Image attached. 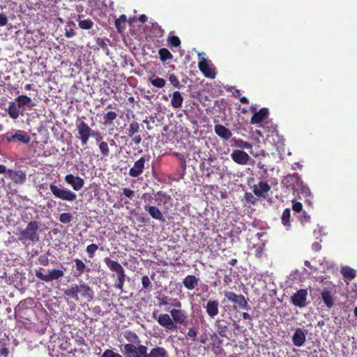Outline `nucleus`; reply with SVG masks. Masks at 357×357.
<instances>
[{"label": "nucleus", "mask_w": 357, "mask_h": 357, "mask_svg": "<svg viewBox=\"0 0 357 357\" xmlns=\"http://www.w3.org/2000/svg\"><path fill=\"white\" fill-rule=\"evenodd\" d=\"M38 229V224L36 221H31L28 223L26 227L20 231L19 240H29L31 241H37L39 238L36 234Z\"/></svg>", "instance_id": "2"}, {"label": "nucleus", "mask_w": 357, "mask_h": 357, "mask_svg": "<svg viewBox=\"0 0 357 357\" xmlns=\"http://www.w3.org/2000/svg\"><path fill=\"white\" fill-rule=\"evenodd\" d=\"M172 298H173L169 297L167 296H164L158 298V300L159 301L158 305L159 306L171 305Z\"/></svg>", "instance_id": "42"}, {"label": "nucleus", "mask_w": 357, "mask_h": 357, "mask_svg": "<svg viewBox=\"0 0 357 357\" xmlns=\"http://www.w3.org/2000/svg\"><path fill=\"white\" fill-rule=\"evenodd\" d=\"M230 156L234 162L240 165H246L250 160L249 155L240 149L233 150Z\"/></svg>", "instance_id": "10"}, {"label": "nucleus", "mask_w": 357, "mask_h": 357, "mask_svg": "<svg viewBox=\"0 0 357 357\" xmlns=\"http://www.w3.org/2000/svg\"><path fill=\"white\" fill-rule=\"evenodd\" d=\"M105 264L112 271H115L117 275L125 273L122 266L117 261L110 259L109 257H106L104 259Z\"/></svg>", "instance_id": "22"}, {"label": "nucleus", "mask_w": 357, "mask_h": 357, "mask_svg": "<svg viewBox=\"0 0 357 357\" xmlns=\"http://www.w3.org/2000/svg\"><path fill=\"white\" fill-rule=\"evenodd\" d=\"M158 53L160 55V59L162 61L169 60L172 58V54L167 49L162 48L159 50Z\"/></svg>", "instance_id": "38"}, {"label": "nucleus", "mask_w": 357, "mask_h": 357, "mask_svg": "<svg viewBox=\"0 0 357 357\" xmlns=\"http://www.w3.org/2000/svg\"><path fill=\"white\" fill-rule=\"evenodd\" d=\"M224 295L228 301L238 304L240 307L245 310L249 309L248 302L243 295H237L232 291H225Z\"/></svg>", "instance_id": "11"}, {"label": "nucleus", "mask_w": 357, "mask_h": 357, "mask_svg": "<svg viewBox=\"0 0 357 357\" xmlns=\"http://www.w3.org/2000/svg\"><path fill=\"white\" fill-rule=\"evenodd\" d=\"M117 114L114 112H108L104 116V125H109L112 123V121L116 118Z\"/></svg>", "instance_id": "37"}, {"label": "nucleus", "mask_w": 357, "mask_h": 357, "mask_svg": "<svg viewBox=\"0 0 357 357\" xmlns=\"http://www.w3.org/2000/svg\"><path fill=\"white\" fill-rule=\"evenodd\" d=\"M169 82L175 87L180 88V82L177 77L174 75H170L169 78Z\"/></svg>", "instance_id": "50"}, {"label": "nucleus", "mask_w": 357, "mask_h": 357, "mask_svg": "<svg viewBox=\"0 0 357 357\" xmlns=\"http://www.w3.org/2000/svg\"><path fill=\"white\" fill-rule=\"evenodd\" d=\"M6 139H7V141H8V142H12L13 140H15V139L16 140V134L13 135H11V136H8V137H6Z\"/></svg>", "instance_id": "63"}, {"label": "nucleus", "mask_w": 357, "mask_h": 357, "mask_svg": "<svg viewBox=\"0 0 357 357\" xmlns=\"http://www.w3.org/2000/svg\"><path fill=\"white\" fill-rule=\"evenodd\" d=\"M292 208L296 212H300L302 211L303 205L301 202H293Z\"/></svg>", "instance_id": "52"}, {"label": "nucleus", "mask_w": 357, "mask_h": 357, "mask_svg": "<svg viewBox=\"0 0 357 357\" xmlns=\"http://www.w3.org/2000/svg\"><path fill=\"white\" fill-rule=\"evenodd\" d=\"M203 53L198 54V56L200 57L199 68L206 77L214 78L215 76L214 68L211 62L203 56Z\"/></svg>", "instance_id": "8"}, {"label": "nucleus", "mask_w": 357, "mask_h": 357, "mask_svg": "<svg viewBox=\"0 0 357 357\" xmlns=\"http://www.w3.org/2000/svg\"><path fill=\"white\" fill-rule=\"evenodd\" d=\"M8 170L6 167L4 165H0V174H8Z\"/></svg>", "instance_id": "60"}, {"label": "nucleus", "mask_w": 357, "mask_h": 357, "mask_svg": "<svg viewBox=\"0 0 357 357\" xmlns=\"http://www.w3.org/2000/svg\"><path fill=\"white\" fill-rule=\"evenodd\" d=\"M64 294L71 298L78 301V287L77 284H73L70 288L64 291Z\"/></svg>", "instance_id": "31"}, {"label": "nucleus", "mask_w": 357, "mask_h": 357, "mask_svg": "<svg viewBox=\"0 0 357 357\" xmlns=\"http://www.w3.org/2000/svg\"><path fill=\"white\" fill-rule=\"evenodd\" d=\"M153 317L155 318L158 323L167 331H175L177 328V325L174 324L171 314H159L156 311L153 313Z\"/></svg>", "instance_id": "5"}, {"label": "nucleus", "mask_w": 357, "mask_h": 357, "mask_svg": "<svg viewBox=\"0 0 357 357\" xmlns=\"http://www.w3.org/2000/svg\"><path fill=\"white\" fill-rule=\"evenodd\" d=\"M98 249V247L96 244H91L86 247V252L88 253L89 257L92 258L94 256L95 252Z\"/></svg>", "instance_id": "46"}, {"label": "nucleus", "mask_w": 357, "mask_h": 357, "mask_svg": "<svg viewBox=\"0 0 357 357\" xmlns=\"http://www.w3.org/2000/svg\"><path fill=\"white\" fill-rule=\"evenodd\" d=\"M307 290L301 289L291 296V301L295 306L302 308L307 305Z\"/></svg>", "instance_id": "9"}, {"label": "nucleus", "mask_w": 357, "mask_h": 357, "mask_svg": "<svg viewBox=\"0 0 357 357\" xmlns=\"http://www.w3.org/2000/svg\"><path fill=\"white\" fill-rule=\"evenodd\" d=\"M139 130V124L136 121H132L129 125L128 129V135L129 137H132L135 134L138 132Z\"/></svg>", "instance_id": "36"}, {"label": "nucleus", "mask_w": 357, "mask_h": 357, "mask_svg": "<svg viewBox=\"0 0 357 357\" xmlns=\"http://www.w3.org/2000/svg\"><path fill=\"white\" fill-rule=\"evenodd\" d=\"M169 43L174 47H178L181 44L180 39L177 36H171L169 38Z\"/></svg>", "instance_id": "49"}, {"label": "nucleus", "mask_w": 357, "mask_h": 357, "mask_svg": "<svg viewBox=\"0 0 357 357\" xmlns=\"http://www.w3.org/2000/svg\"><path fill=\"white\" fill-rule=\"evenodd\" d=\"M145 163V158L144 157L140 158L134 164V166L130 169L129 174L132 177H137L140 175L144 169Z\"/></svg>", "instance_id": "18"}, {"label": "nucleus", "mask_w": 357, "mask_h": 357, "mask_svg": "<svg viewBox=\"0 0 357 357\" xmlns=\"http://www.w3.org/2000/svg\"><path fill=\"white\" fill-rule=\"evenodd\" d=\"M75 267H76L77 271L79 272V275L82 274L86 270V265L81 259H75ZM87 270H89V269L87 268Z\"/></svg>", "instance_id": "40"}, {"label": "nucleus", "mask_w": 357, "mask_h": 357, "mask_svg": "<svg viewBox=\"0 0 357 357\" xmlns=\"http://www.w3.org/2000/svg\"><path fill=\"white\" fill-rule=\"evenodd\" d=\"M204 307L206 309L208 315L211 318H214L219 312V303L215 300L208 301Z\"/></svg>", "instance_id": "16"}, {"label": "nucleus", "mask_w": 357, "mask_h": 357, "mask_svg": "<svg viewBox=\"0 0 357 357\" xmlns=\"http://www.w3.org/2000/svg\"><path fill=\"white\" fill-rule=\"evenodd\" d=\"M142 284L143 286V288L147 289L151 286V281L148 276L144 275L142 278Z\"/></svg>", "instance_id": "51"}, {"label": "nucleus", "mask_w": 357, "mask_h": 357, "mask_svg": "<svg viewBox=\"0 0 357 357\" xmlns=\"http://www.w3.org/2000/svg\"><path fill=\"white\" fill-rule=\"evenodd\" d=\"M310 217L307 214H303L301 217V221L302 224H305L306 222H308L310 221Z\"/></svg>", "instance_id": "57"}, {"label": "nucleus", "mask_w": 357, "mask_h": 357, "mask_svg": "<svg viewBox=\"0 0 357 357\" xmlns=\"http://www.w3.org/2000/svg\"><path fill=\"white\" fill-rule=\"evenodd\" d=\"M169 96L172 97L171 105L172 107L175 109L181 107L183 98L179 91H174L172 95H169Z\"/></svg>", "instance_id": "25"}, {"label": "nucleus", "mask_w": 357, "mask_h": 357, "mask_svg": "<svg viewBox=\"0 0 357 357\" xmlns=\"http://www.w3.org/2000/svg\"><path fill=\"white\" fill-rule=\"evenodd\" d=\"M8 354H9L8 349L7 347H6L5 345H3L1 348V349H0V355H1V356H2V357H8Z\"/></svg>", "instance_id": "56"}, {"label": "nucleus", "mask_w": 357, "mask_h": 357, "mask_svg": "<svg viewBox=\"0 0 357 357\" xmlns=\"http://www.w3.org/2000/svg\"><path fill=\"white\" fill-rule=\"evenodd\" d=\"M7 111L9 116L13 119H17L20 115L19 107L17 105L13 102H9V106Z\"/></svg>", "instance_id": "30"}, {"label": "nucleus", "mask_w": 357, "mask_h": 357, "mask_svg": "<svg viewBox=\"0 0 357 357\" xmlns=\"http://www.w3.org/2000/svg\"><path fill=\"white\" fill-rule=\"evenodd\" d=\"M340 272L345 278L349 280L356 277V271L349 266L342 267Z\"/></svg>", "instance_id": "32"}, {"label": "nucleus", "mask_w": 357, "mask_h": 357, "mask_svg": "<svg viewBox=\"0 0 357 357\" xmlns=\"http://www.w3.org/2000/svg\"><path fill=\"white\" fill-rule=\"evenodd\" d=\"M59 220L64 224L69 223L72 220V215L69 213H61L59 216Z\"/></svg>", "instance_id": "44"}, {"label": "nucleus", "mask_w": 357, "mask_h": 357, "mask_svg": "<svg viewBox=\"0 0 357 357\" xmlns=\"http://www.w3.org/2000/svg\"><path fill=\"white\" fill-rule=\"evenodd\" d=\"M242 317L244 319H251L250 315L247 312H243Z\"/></svg>", "instance_id": "64"}, {"label": "nucleus", "mask_w": 357, "mask_h": 357, "mask_svg": "<svg viewBox=\"0 0 357 357\" xmlns=\"http://www.w3.org/2000/svg\"><path fill=\"white\" fill-rule=\"evenodd\" d=\"M99 149H100L101 153L104 156H107L109 155V150L108 145L106 142H101L99 144Z\"/></svg>", "instance_id": "45"}, {"label": "nucleus", "mask_w": 357, "mask_h": 357, "mask_svg": "<svg viewBox=\"0 0 357 357\" xmlns=\"http://www.w3.org/2000/svg\"><path fill=\"white\" fill-rule=\"evenodd\" d=\"M123 193L128 198H132L134 196V191L128 188H123Z\"/></svg>", "instance_id": "53"}, {"label": "nucleus", "mask_w": 357, "mask_h": 357, "mask_svg": "<svg viewBox=\"0 0 357 357\" xmlns=\"http://www.w3.org/2000/svg\"><path fill=\"white\" fill-rule=\"evenodd\" d=\"M321 296L324 303L328 308H331L334 305L335 298L332 291L328 289H324L321 293Z\"/></svg>", "instance_id": "21"}, {"label": "nucleus", "mask_w": 357, "mask_h": 357, "mask_svg": "<svg viewBox=\"0 0 357 357\" xmlns=\"http://www.w3.org/2000/svg\"><path fill=\"white\" fill-rule=\"evenodd\" d=\"M215 133L220 137V138L227 140L231 138L232 133L230 130H229L225 126L217 124L214 127Z\"/></svg>", "instance_id": "19"}, {"label": "nucleus", "mask_w": 357, "mask_h": 357, "mask_svg": "<svg viewBox=\"0 0 357 357\" xmlns=\"http://www.w3.org/2000/svg\"><path fill=\"white\" fill-rule=\"evenodd\" d=\"M270 190L271 187L269 185L264 181H261L253 186V192L255 195L259 197L266 198Z\"/></svg>", "instance_id": "14"}, {"label": "nucleus", "mask_w": 357, "mask_h": 357, "mask_svg": "<svg viewBox=\"0 0 357 357\" xmlns=\"http://www.w3.org/2000/svg\"><path fill=\"white\" fill-rule=\"evenodd\" d=\"M283 183L286 184L288 187L292 186L293 188H295L294 184L296 183L298 187H301V192L305 197H310L311 192L310 188L307 186L303 185V182L301 178L296 175H288L284 177L283 180Z\"/></svg>", "instance_id": "4"}, {"label": "nucleus", "mask_w": 357, "mask_h": 357, "mask_svg": "<svg viewBox=\"0 0 357 357\" xmlns=\"http://www.w3.org/2000/svg\"><path fill=\"white\" fill-rule=\"evenodd\" d=\"M50 190L56 198L63 201L73 202L77 198L76 194L69 189L57 186L53 183L50 185Z\"/></svg>", "instance_id": "1"}, {"label": "nucleus", "mask_w": 357, "mask_h": 357, "mask_svg": "<svg viewBox=\"0 0 357 357\" xmlns=\"http://www.w3.org/2000/svg\"><path fill=\"white\" fill-rule=\"evenodd\" d=\"M126 20V17L125 15H121L120 16V17L119 19H117L115 22V24L116 26H118V24L120 22H125Z\"/></svg>", "instance_id": "58"}, {"label": "nucleus", "mask_w": 357, "mask_h": 357, "mask_svg": "<svg viewBox=\"0 0 357 357\" xmlns=\"http://www.w3.org/2000/svg\"><path fill=\"white\" fill-rule=\"evenodd\" d=\"M64 181L75 191L80 190L84 185L83 178L79 176H75L71 174H67L64 178Z\"/></svg>", "instance_id": "12"}, {"label": "nucleus", "mask_w": 357, "mask_h": 357, "mask_svg": "<svg viewBox=\"0 0 357 357\" xmlns=\"http://www.w3.org/2000/svg\"><path fill=\"white\" fill-rule=\"evenodd\" d=\"M291 212L289 208H286L282 215V222L287 228L290 227Z\"/></svg>", "instance_id": "35"}, {"label": "nucleus", "mask_w": 357, "mask_h": 357, "mask_svg": "<svg viewBox=\"0 0 357 357\" xmlns=\"http://www.w3.org/2000/svg\"><path fill=\"white\" fill-rule=\"evenodd\" d=\"M197 335V330L195 328H188V331L186 335V338L195 340Z\"/></svg>", "instance_id": "48"}, {"label": "nucleus", "mask_w": 357, "mask_h": 357, "mask_svg": "<svg viewBox=\"0 0 357 357\" xmlns=\"http://www.w3.org/2000/svg\"><path fill=\"white\" fill-rule=\"evenodd\" d=\"M93 24V23L91 20H84L79 22V26L82 29H90Z\"/></svg>", "instance_id": "43"}, {"label": "nucleus", "mask_w": 357, "mask_h": 357, "mask_svg": "<svg viewBox=\"0 0 357 357\" xmlns=\"http://www.w3.org/2000/svg\"><path fill=\"white\" fill-rule=\"evenodd\" d=\"M234 146L236 148L248 150L250 154L254 155L252 151V145L250 143L245 142L241 139H234Z\"/></svg>", "instance_id": "29"}, {"label": "nucleus", "mask_w": 357, "mask_h": 357, "mask_svg": "<svg viewBox=\"0 0 357 357\" xmlns=\"http://www.w3.org/2000/svg\"><path fill=\"white\" fill-rule=\"evenodd\" d=\"M77 287L78 294H81V295L86 298L88 301L92 300L93 297V292L87 285L82 284L77 285Z\"/></svg>", "instance_id": "27"}, {"label": "nucleus", "mask_w": 357, "mask_h": 357, "mask_svg": "<svg viewBox=\"0 0 357 357\" xmlns=\"http://www.w3.org/2000/svg\"><path fill=\"white\" fill-rule=\"evenodd\" d=\"M307 331L302 328H296L292 337L293 344L296 347H301L306 340Z\"/></svg>", "instance_id": "15"}, {"label": "nucleus", "mask_w": 357, "mask_h": 357, "mask_svg": "<svg viewBox=\"0 0 357 357\" xmlns=\"http://www.w3.org/2000/svg\"><path fill=\"white\" fill-rule=\"evenodd\" d=\"M150 82L158 88H162L165 84V80L160 77H150Z\"/></svg>", "instance_id": "39"}, {"label": "nucleus", "mask_w": 357, "mask_h": 357, "mask_svg": "<svg viewBox=\"0 0 357 357\" xmlns=\"http://www.w3.org/2000/svg\"><path fill=\"white\" fill-rule=\"evenodd\" d=\"M144 209L149 213L152 218L157 220L160 222H165V217L158 207L146 205L144 206Z\"/></svg>", "instance_id": "17"}, {"label": "nucleus", "mask_w": 357, "mask_h": 357, "mask_svg": "<svg viewBox=\"0 0 357 357\" xmlns=\"http://www.w3.org/2000/svg\"><path fill=\"white\" fill-rule=\"evenodd\" d=\"M268 113V109L266 108H263L259 112H255L250 119V123L252 124L260 123L267 116Z\"/></svg>", "instance_id": "28"}, {"label": "nucleus", "mask_w": 357, "mask_h": 357, "mask_svg": "<svg viewBox=\"0 0 357 357\" xmlns=\"http://www.w3.org/2000/svg\"><path fill=\"white\" fill-rule=\"evenodd\" d=\"M125 338L131 344H136L139 342V338L137 334L132 331H126L124 335Z\"/></svg>", "instance_id": "34"}, {"label": "nucleus", "mask_w": 357, "mask_h": 357, "mask_svg": "<svg viewBox=\"0 0 357 357\" xmlns=\"http://www.w3.org/2000/svg\"><path fill=\"white\" fill-rule=\"evenodd\" d=\"M8 176L16 183H24L26 181V175L22 171L8 170Z\"/></svg>", "instance_id": "20"}, {"label": "nucleus", "mask_w": 357, "mask_h": 357, "mask_svg": "<svg viewBox=\"0 0 357 357\" xmlns=\"http://www.w3.org/2000/svg\"><path fill=\"white\" fill-rule=\"evenodd\" d=\"M78 133L80 136V139L82 145H86L92 131L90 127L84 121H81L77 125Z\"/></svg>", "instance_id": "13"}, {"label": "nucleus", "mask_w": 357, "mask_h": 357, "mask_svg": "<svg viewBox=\"0 0 357 357\" xmlns=\"http://www.w3.org/2000/svg\"><path fill=\"white\" fill-rule=\"evenodd\" d=\"M144 357H168V354L163 347H155L151 349L149 353L146 351Z\"/></svg>", "instance_id": "23"}, {"label": "nucleus", "mask_w": 357, "mask_h": 357, "mask_svg": "<svg viewBox=\"0 0 357 357\" xmlns=\"http://www.w3.org/2000/svg\"><path fill=\"white\" fill-rule=\"evenodd\" d=\"M148 348L142 344L138 346L134 344H126L123 345V351L126 357H144Z\"/></svg>", "instance_id": "3"}, {"label": "nucleus", "mask_w": 357, "mask_h": 357, "mask_svg": "<svg viewBox=\"0 0 357 357\" xmlns=\"http://www.w3.org/2000/svg\"><path fill=\"white\" fill-rule=\"evenodd\" d=\"M15 134L16 140L24 144H28L30 142V137L26 132L22 130H17Z\"/></svg>", "instance_id": "33"}, {"label": "nucleus", "mask_w": 357, "mask_h": 357, "mask_svg": "<svg viewBox=\"0 0 357 357\" xmlns=\"http://www.w3.org/2000/svg\"><path fill=\"white\" fill-rule=\"evenodd\" d=\"M16 101L19 108H31L35 105L29 97L24 95L18 96Z\"/></svg>", "instance_id": "24"}, {"label": "nucleus", "mask_w": 357, "mask_h": 357, "mask_svg": "<svg viewBox=\"0 0 357 357\" xmlns=\"http://www.w3.org/2000/svg\"><path fill=\"white\" fill-rule=\"evenodd\" d=\"M174 324L187 326L188 324V314L181 309L173 308L169 311Z\"/></svg>", "instance_id": "7"}, {"label": "nucleus", "mask_w": 357, "mask_h": 357, "mask_svg": "<svg viewBox=\"0 0 357 357\" xmlns=\"http://www.w3.org/2000/svg\"><path fill=\"white\" fill-rule=\"evenodd\" d=\"M8 22V18L3 13H0V26H5Z\"/></svg>", "instance_id": "55"}, {"label": "nucleus", "mask_w": 357, "mask_h": 357, "mask_svg": "<svg viewBox=\"0 0 357 357\" xmlns=\"http://www.w3.org/2000/svg\"><path fill=\"white\" fill-rule=\"evenodd\" d=\"M101 357H123L120 354L114 352L111 349H106L102 354Z\"/></svg>", "instance_id": "47"}, {"label": "nucleus", "mask_w": 357, "mask_h": 357, "mask_svg": "<svg viewBox=\"0 0 357 357\" xmlns=\"http://www.w3.org/2000/svg\"><path fill=\"white\" fill-rule=\"evenodd\" d=\"M198 282L195 276L189 275L183 280V285L187 289L192 290L198 285Z\"/></svg>", "instance_id": "26"}, {"label": "nucleus", "mask_w": 357, "mask_h": 357, "mask_svg": "<svg viewBox=\"0 0 357 357\" xmlns=\"http://www.w3.org/2000/svg\"><path fill=\"white\" fill-rule=\"evenodd\" d=\"M125 278H126L125 273L117 275L118 282L114 285L116 289H119L121 291H123Z\"/></svg>", "instance_id": "41"}, {"label": "nucleus", "mask_w": 357, "mask_h": 357, "mask_svg": "<svg viewBox=\"0 0 357 357\" xmlns=\"http://www.w3.org/2000/svg\"><path fill=\"white\" fill-rule=\"evenodd\" d=\"M139 20L141 22L144 23L147 20V17L145 15H141L139 17Z\"/></svg>", "instance_id": "62"}, {"label": "nucleus", "mask_w": 357, "mask_h": 357, "mask_svg": "<svg viewBox=\"0 0 357 357\" xmlns=\"http://www.w3.org/2000/svg\"><path fill=\"white\" fill-rule=\"evenodd\" d=\"M171 306L174 307L176 309H181V303L177 298H173L172 300Z\"/></svg>", "instance_id": "54"}, {"label": "nucleus", "mask_w": 357, "mask_h": 357, "mask_svg": "<svg viewBox=\"0 0 357 357\" xmlns=\"http://www.w3.org/2000/svg\"><path fill=\"white\" fill-rule=\"evenodd\" d=\"M142 141V137L140 135H137L132 139V142L135 144H139Z\"/></svg>", "instance_id": "59"}, {"label": "nucleus", "mask_w": 357, "mask_h": 357, "mask_svg": "<svg viewBox=\"0 0 357 357\" xmlns=\"http://www.w3.org/2000/svg\"><path fill=\"white\" fill-rule=\"evenodd\" d=\"M63 271L56 269L48 270L47 273H44L40 270L36 272V276L38 278L47 282L58 280L63 277Z\"/></svg>", "instance_id": "6"}, {"label": "nucleus", "mask_w": 357, "mask_h": 357, "mask_svg": "<svg viewBox=\"0 0 357 357\" xmlns=\"http://www.w3.org/2000/svg\"><path fill=\"white\" fill-rule=\"evenodd\" d=\"M313 250L318 251L321 249V245L318 243H313L312 245Z\"/></svg>", "instance_id": "61"}]
</instances>
